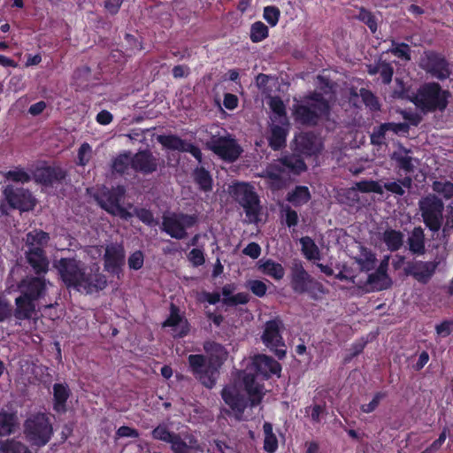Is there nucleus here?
<instances>
[{
	"label": "nucleus",
	"instance_id": "nucleus-1",
	"mask_svg": "<svg viewBox=\"0 0 453 453\" xmlns=\"http://www.w3.org/2000/svg\"><path fill=\"white\" fill-rule=\"evenodd\" d=\"M53 266L59 280L67 288L84 291L88 295L97 293L107 287V278L97 264L88 266L77 257H61Z\"/></svg>",
	"mask_w": 453,
	"mask_h": 453
},
{
	"label": "nucleus",
	"instance_id": "nucleus-2",
	"mask_svg": "<svg viewBox=\"0 0 453 453\" xmlns=\"http://www.w3.org/2000/svg\"><path fill=\"white\" fill-rule=\"evenodd\" d=\"M203 349L208 357L203 354L189 355L188 369L203 386L211 389L216 385L219 369L226 361L228 351L224 345L215 341L204 342Z\"/></svg>",
	"mask_w": 453,
	"mask_h": 453
},
{
	"label": "nucleus",
	"instance_id": "nucleus-3",
	"mask_svg": "<svg viewBox=\"0 0 453 453\" xmlns=\"http://www.w3.org/2000/svg\"><path fill=\"white\" fill-rule=\"evenodd\" d=\"M450 96V92L438 82L430 81L422 84L411 101L425 113L444 111Z\"/></svg>",
	"mask_w": 453,
	"mask_h": 453
},
{
	"label": "nucleus",
	"instance_id": "nucleus-4",
	"mask_svg": "<svg viewBox=\"0 0 453 453\" xmlns=\"http://www.w3.org/2000/svg\"><path fill=\"white\" fill-rule=\"evenodd\" d=\"M330 105L322 94L313 92L301 103L294 105L295 120L305 126H316L320 119L329 115Z\"/></svg>",
	"mask_w": 453,
	"mask_h": 453
},
{
	"label": "nucleus",
	"instance_id": "nucleus-5",
	"mask_svg": "<svg viewBox=\"0 0 453 453\" xmlns=\"http://www.w3.org/2000/svg\"><path fill=\"white\" fill-rule=\"evenodd\" d=\"M23 434L32 448L41 449L47 445L53 434V425L50 417L43 412L31 414L23 424Z\"/></svg>",
	"mask_w": 453,
	"mask_h": 453
},
{
	"label": "nucleus",
	"instance_id": "nucleus-6",
	"mask_svg": "<svg viewBox=\"0 0 453 453\" xmlns=\"http://www.w3.org/2000/svg\"><path fill=\"white\" fill-rule=\"evenodd\" d=\"M290 285L292 290L298 294H307L313 301H320L326 294L322 283L312 278L301 263L291 268Z\"/></svg>",
	"mask_w": 453,
	"mask_h": 453
},
{
	"label": "nucleus",
	"instance_id": "nucleus-7",
	"mask_svg": "<svg viewBox=\"0 0 453 453\" xmlns=\"http://www.w3.org/2000/svg\"><path fill=\"white\" fill-rule=\"evenodd\" d=\"M232 197L243 208L250 222H257L261 212L260 199L255 188L248 182H236L230 188Z\"/></svg>",
	"mask_w": 453,
	"mask_h": 453
},
{
	"label": "nucleus",
	"instance_id": "nucleus-8",
	"mask_svg": "<svg viewBox=\"0 0 453 453\" xmlns=\"http://www.w3.org/2000/svg\"><path fill=\"white\" fill-rule=\"evenodd\" d=\"M285 325L280 316L267 320L263 326L261 334V342L269 349L279 359L286 357V344L282 336Z\"/></svg>",
	"mask_w": 453,
	"mask_h": 453
},
{
	"label": "nucleus",
	"instance_id": "nucleus-9",
	"mask_svg": "<svg viewBox=\"0 0 453 453\" xmlns=\"http://www.w3.org/2000/svg\"><path fill=\"white\" fill-rule=\"evenodd\" d=\"M423 222L432 232H438L442 224L444 204L435 195H427L418 201Z\"/></svg>",
	"mask_w": 453,
	"mask_h": 453
},
{
	"label": "nucleus",
	"instance_id": "nucleus-10",
	"mask_svg": "<svg viewBox=\"0 0 453 453\" xmlns=\"http://www.w3.org/2000/svg\"><path fill=\"white\" fill-rule=\"evenodd\" d=\"M196 223L197 217L195 214L172 212L169 215H163L161 229L172 238L182 240L188 235L187 229L193 227Z\"/></svg>",
	"mask_w": 453,
	"mask_h": 453
},
{
	"label": "nucleus",
	"instance_id": "nucleus-11",
	"mask_svg": "<svg viewBox=\"0 0 453 453\" xmlns=\"http://www.w3.org/2000/svg\"><path fill=\"white\" fill-rule=\"evenodd\" d=\"M3 196L9 208L22 212L33 211L37 202L28 188L13 184H8L4 188Z\"/></svg>",
	"mask_w": 453,
	"mask_h": 453
},
{
	"label": "nucleus",
	"instance_id": "nucleus-12",
	"mask_svg": "<svg viewBox=\"0 0 453 453\" xmlns=\"http://www.w3.org/2000/svg\"><path fill=\"white\" fill-rule=\"evenodd\" d=\"M206 147L222 160L233 163L236 161L243 152L237 141L230 134L226 136H212L207 142Z\"/></svg>",
	"mask_w": 453,
	"mask_h": 453
},
{
	"label": "nucleus",
	"instance_id": "nucleus-13",
	"mask_svg": "<svg viewBox=\"0 0 453 453\" xmlns=\"http://www.w3.org/2000/svg\"><path fill=\"white\" fill-rule=\"evenodd\" d=\"M419 66L427 74L438 81H445L451 75L450 65L442 53L426 50L420 59Z\"/></svg>",
	"mask_w": 453,
	"mask_h": 453
},
{
	"label": "nucleus",
	"instance_id": "nucleus-14",
	"mask_svg": "<svg viewBox=\"0 0 453 453\" xmlns=\"http://www.w3.org/2000/svg\"><path fill=\"white\" fill-rule=\"evenodd\" d=\"M125 188L117 186L103 192L98 203L102 209L113 216H119L122 219L128 220L134 217V214L121 206L120 203L125 196Z\"/></svg>",
	"mask_w": 453,
	"mask_h": 453
},
{
	"label": "nucleus",
	"instance_id": "nucleus-15",
	"mask_svg": "<svg viewBox=\"0 0 453 453\" xmlns=\"http://www.w3.org/2000/svg\"><path fill=\"white\" fill-rule=\"evenodd\" d=\"M48 283L44 275H27L20 280L18 288L22 295L37 302L46 296Z\"/></svg>",
	"mask_w": 453,
	"mask_h": 453
},
{
	"label": "nucleus",
	"instance_id": "nucleus-16",
	"mask_svg": "<svg viewBox=\"0 0 453 453\" xmlns=\"http://www.w3.org/2000/svg\"><path fill=\"white\" fill-rule=\"evenodd\" d=\"M157 141L165 149L190 153L199 163L203 160L200 148L192 142L181 139L177 134H160Z\"/></svg>",
	"mask_w": 453,
	"mask_h": 453
},
{
	"label": "nucleus",
	"instance_id": "nucleus-17",
	"mask_svg": "<svg viewBox=\"0 0 453 453\" xmlns=\"http://www.w3.org/2000/svg\"><path fill=\"white\" fill-rule=\"evenodd\" d=\"M103 260L105 271L111 274H119L126 263V251L123 244L117 242L108 244Z\"/></svg>",
	"mask_w": 453,
	"mask_h": 453
},
{
	"label": "nucleus",
	"instance_id": "nucleus-18",
	"mask_svg": "<svg viewBox=\"0 0 453 453\" xmlns=\"http://www.w3.org/2000/svg\"><path fill=\"white\" fill-rule=\"evenodd\" d=\"M253 366L256 377H260L263 380H269L273 375L279 377L281 372L280 364L273 357L265 354L254 357Z\"/></svg>",
	"mask_w": 453,
	"mask_h": 453
},
{
	"label": "nucleus",
	"instance_id": "nucleus-19",
	"mask_svg": "<svg viewBox=\"0 0 453 453\" xmlns=\"http://www.w3.org/2000/svg\"><path fill=\"white\" fill-rule=\"evenodd\" d=\"M133 170L143 175L155 173L158 168V159L149 149L139 150L135 154L132 153Z\"/></svg>",
	"mask_w": 453,
	"mask_h": 453
},
{
	"label": "nucleus",
	"instance_id": "nucleus-20",
	"mask_svg": "<svg viewBox=\"0 0 453 453\" xmlns=\"http://www.w3.org/2000/svg\"><path fill=\"white\" fill-rule=\"evenodd\" d=\"M66 177V173L59 166H44L37 168L34 178L36 182L51 187L56 183L62 182Z\"/></svg>",
	"mask_w": 453,
	"mask_h": 453
},
{
	"label": "nucleus",
	"instance_id": "nucleus-21",
	"mask_svg": "<svg viewBox=\"0 0 453 453\" xmlns=\"http://www.w3.org/2000/svg\"><path fill=\"white\" fill-rule=\"evenodd\" d=\"M294 151L299 155L315 156L320 151L316 136L311 133H300L294 139Z\"/></svg>",
	"mask_w": 453,
	"mask_h": 453
},
{
	"label": "nucleus",
	"instance_id": "nucleus-22",
	"mask_svg": "<svg viewBox=\"0 0 453 453\" xmlns=\"http://www.w3.org/2000/svg\"><path fill=\"white\" fill-rule=\"evenodd\" d=\"M27 263L36 275H45L49 271V260L45 250H26Z\"/></svg>",
	"mask_w": 453,
	"mask_h": 453
},
{
	"label": "nucleus",
	"instance_id": "nucleus-23",
	"mask_svg": "<svg viewBox=\"0 0 453 453\" xmlns=\"http://www.w3.org/2000/svg\"><path fill=\"white\" fill-rule=\"evenodd\" d=\"M255 374L246 373L242 378L244 389L249 396L250 407H256L261 403L265 393L263 391L264 385L257 382Z\"/></svg>",
	"mask_w": 453,
	"mask_h": 453
},
{
	"label": "nucleus",
	"instance_id": "nucleus-24",
	"mask_svg": "<svg viewBox=\"0 0 453 453\" xmlns=\"http://www.w3.org/2000/svg\"><path fill=\"white\" fill-rule=\"evenodd\" d=\"M437 263L415 262L408 264L406 272L412 275L418 282L426 283L435 273Z\"/></svg>",
	"mask_w": 453,
	"mask_h": 453
},
{
	"label": "nucleus",
	"instance_id": "nucleus-25",
	"mask_svg": "<svg viewBox=\"0 0 453 453\" xmlns=\"http://www.w3.org/2000/svg\"><path fill=\"white\" fill-rule=\"evenodd\" d=\"M221 396L225 403L237 415H242L247 408V400L236 390L229 388H224L221 391Z\"/></svg>",
	"mask_w": 453,
	"mask_h": 453
},
{
	"label": "nucleus",
	"instance_id": "nucleus-26",
	"mask_svg": "<svg viewBox=\"0 0 453 453\" xmlns=\"http://www.w3.org/2000/svg\"><path fill=\"white\" fill-rule=\"evenodd\" d=\"M36 301L22 295L15 299V309L12 311L13 316L19 320H27L32 318L35 311Z\"/></svg>",
	"mask_w": 453,
	"mask_h": 453
},
{
	"label": "nucleus",
	"instance_id": "nucleus-27",
	"mask_svg": "<svg viewBox=\"0 0 453 453\" xmlns=\"http://www.w3.org/2000/svg\"><path fill=\"white\" fill-rule=\"evenodd\" d=\"M19 426V417L16 411H0V436H9L14 434Z\"/></svg>",
	"mask_w": 453,
	"mask_h": 453
},
{
	"label": "nucleus",
	"instance_id": "nucleus-28",
	"mask_svg": "<svg viewBox=\"0 0 453 453\" xmlns=\"http://www.w3.org/2000/svg\"><path fill=\"white\" fill-rule=\"evenodd\" d=\"M70 395L71 391L66 384L55 383L53 385V410L58 413H65Z\"/></svg>",
	"mask_w": 453,
	"mask_h": 453
},
{
	"label": "nucleus",
	"instance_id": "nucleus-29",
	"mask_svg": "<svg viewBox=\"0 0 453 453\" xmlns=\"http://www.w3.org/2000/svg\"><path fill=\"white\" fill-rule=\"evenodd\" d=\"M235 290L234 284H226L222 287L221 293L223 296L222 303L226 306H236L238 304H246L250 301L249 294L244 292L237 293L232 296Z\"/></svg>",
	"mask_w": 453,
	"mask_h": 453
},
{
	"label": "nucleus",
	"instance_id": "nucleus-30",
	"mask_svg": "<svg viewBox=\"0 0 453 453\" xmlns=\"http://www.w3.org/2000/svg\"><path fill=\"white\" fill-rule=\"evenodd\" d=\"M50 240V234L42 229H34L26 235L27 250L41 249L45 250Z\"/></svg>",
	"mask_w": 453,
	"mask_h": 453
},
{
	"label": "nucleus",
	"instance_id": "nucleus-31",
	"mask_svg": "<svg viewBox=\"0 0 453 453\" xmlns=\"http://www.w3.org/2000/svg\"><path fill=\"white\" fill-rule=\"evenodd\" d=\"M404 234L400 230L388 228L382 233L381 240L387 246V249L395 252L399 250L403 245Z\"/></svg>",
	"mask_w": 453,
	"mask_h": 453
},
{
	"label": "nucleus",
	"instance_id": "nucleus-32",
	"mask_svg": "<svg viewBox=\"0 0 453 453\" xmlns=\"http://www.w3.org/2000/svg\"><path fill=\"white\" fill-rule=\"evenodd\" d=\"M409 250L411 253L422 255L426 251L425 234L421 226H416L408 238Z\"/></svg>",
	"mask_w": 453,
	"mask_h": 453
},
{
	"label": "nucleus",
	"instance_id": "nucleus-33",
	"mask_svg": "<svg viewBox=\"0 0 453 453\" xmlns=\"http://www.w3.org/2000/svg\"><path fill=\"white\" fill-rule=\"evenodd\" d=\"M368 292L381 291L389 288L388 274H383L381 270H376L370 273L365 282Z\"/></svg>",
	"mask_w": 453,
	"mask_h": 453
},
{
	"label": "nucleus",
	"instance_id": "nucleus-34",
	"mask_svg": "<svg viewBox=\"0 0 453 453\" xmlns=\"http://www.w3.org/2000/svg\"><path fill=\"white\" fill-rule=\"evenodd\" d=\"M133 157L130 150L119 153L112 159L111 169L113 173L124 175L129 168L133 170Z\"/></svg>",
	"mask_w": 453,
	"mask_h": 453
},
{
	"label": "nucleus",
	"instance_id": "nucleus-35",
	"mask_svg": "<svg viewBox=\"0 0 453 453\" xmlns=\"http://www.w3.org/2000/svg\"><path fill=\"white\" fill-rule=\"evenodd\" d=\"M193 179L198 188L203 192H210L213 188V180L208 170L200 166L193 171Z\"/></svg>",
	"mask_w": 453,
	"mask_h": 453
},
{
	"label": "nucleus",
	"instance_id": "nucleus-36",
	"mask_svg": "<svg viewBox=\"0 0 453 453\" xmlns=\"http://www.w3.org/2000/svg\"><path fill=\"white\" fill-rule=\"evenodd\" d=\"M288 130L279 125H274L271 128L268 137L269 146L273 150H280L286 146Z\"/></svg>",
	"mask_w": 453,
	"mask_h": 453
},
{
	"label": "nucleus",
	"instance_id": "nucleus-37",
	"mask_svg": "<svg viewBox=\"0 0 453 453\" xmlns=\"http://www.w3.org/2000/svg\"><path fill=\"white\" fill-rule=\"evenodd\" d=\"M280 164L295 174H300L307 169L304 160L296 154L283 156L280 158Z\"/></svg>",
	"mask_w": 453,
	"mask_h": 453
},
{
	"label": "nucleus",
	"instance_id": "nucleus-38",
	"mask_svg": "<svg viewBox=\"0 0 453 453\" xmlns=\"http://www.w3.org/2000/svg\"><path fill=\"white\" fill-rule=\"evenodd\" d=\"M286 199L295 207H299L309 202L311 193L306 186H296L292 191L288 193Z\"/></svg>",
	"mask_w": 453,
	"mask_h": 453
},
{
	"label": "nucleus",
	"instance_id": "nucleus-39",
	"mask_svg": "<svg viewBox=\"0 0 453 453\" xmlns=\"http://www.w3.org/2000/svg\"><path fill=\"white\" fill-rule=\"evenodd\" d=\"M259 270L276 280L283 279L285 275V269L282 265L273 261V259H266L261 263L259 265Z\"/></svg>",
	"mask_w": 453,
	"mask_h": 453
},
{
	"label": "nucleus",
	"instance_id": "nucleus-40",
	"mask_svg": "<svg viewBox=\"0 0 453 453\" xmlns=\"http://www.w3.org/2000/svg\"><path fill=\"white\" fill-rule=\"evenodd\" d=\"M0 451L2 453H32V450L27 444L16 439L1 441Z\"/></svg>",
	"mask_w": 453,
	"mask_h": 453
},
{
	"label": "nucleus",
	"instance_id": "nucleus-41",
	"mask_svg": "<svg viewBox=\"0 0 453 453\" xmlns=\"http://www.w3.org/2000/svg\"><path fill=\"white\" fill-rule=\"evenodd\" d=\"M263 430L265 434L264 449L267 453H274L278 449V439L273 433V425L270 422H265Z\"/></svg>",
	"mask_w": 453,
	"mask_h": 453
},
{
	"label": "nucleus",
	"instance_id": "nucleus-42",
	"mask_svg": "<svg viewBox=\"0 0 453 453\" xmlns=\"http://www.w3.org/2000/svg\"><path fill=\"white\" fill-rule=\"evenodd\" d=\"M302 252L308 260H316L320 258V253L315 242L309 236L300 239Z\"/></svg>",
	"mask_w": 453,
	"mask_h": 453
},
{
	"label": "nucleus",
	"instance_id": "nucleus-43",
	"mask_svg": "<svg viewBox=\"0 0 453 453\" xmlns=\"http://www.w3.org/2000/svg\"><path fill=\"white\" fill-rule=\"evenodd\" d=\"M4 177L6 180L21 184L28 183L32 179L30 174L25 169L19 166L5 172L4 173Z\"/></svg>",
	"mask_w": 453,
	"mask_h": 453
},
{
	"label": "nucleus",
	"instance_id": "nucleus-44",
	"mask_svg": "<svg viewBox=\"0 0 453 453\" xmlns=\"http://www.w3.org/2000/svg\"><path fill=\"white\" fill-rule=\"evenodd\" d=\"M387 52H390L394 56L404 61H410L411 59V47L405 42L398 43L395 40H392V46L387 50Z\"/></svg>",
	"mask_w": 453,
	"mask_h": 453
},
{
	"label": "nucleus",
	"instance_id": "nucleus-45",
	"mask_svg": "<svg viewBox=\"0 0 453 453\" xmlns=\"http://www.w3.org/2000/svg\"><path fill=\"white\" fill-rule=\"evenodd\" d=\"M268 27L261 21H257L250 27V40L252 42H260L268 37Z\"/></svg>",
	"mask_w": 453,
	"mask_h": 453
},
{
	"label": "nucleus",
	"instance_id": "nucleus-46",
	"mask_svg": "<svg viewBox=\"0 0 453 453\" xmlns=\"http://www.w3.org/2000/svg\"><path fill=\"white\" fill-rule=\"evenodd\" d=\"M432 189L446 200L453 198V183L449 180H434L432 184Z\"/></svg>",
	"mask_w": 453,
	"mask_h": 453
},
{
	"label": "nucleus",
	"instance_id": "nucleus-47",
	"mask_svg": "<svg viewBox=\"0 0 453 453\" xmlns=\"http://www.w3.org/2000/svg\"><path fill=\"white\" fill-rule=\"evenodd\" d=\"M356 188L362 193H375L379 195L383 194V188L376 180H360L356 183Z\"/></svg>",
	"mask_w": 453,
	"mask_h": 453
},
{
	"label": "nucleus",
	"instance_id": "nucleus-48",
	"mask_svg": "<svg viewBox=\"0 0 453 453\" xmlns=\"http://www.w3.org/2000/svg\"><path fill=\"white\" fill-rule=\"evenodd\" d=\"M392 158L396 162L397 166L406 173H412L415 170L413 158L408 155L394 153Z\"/></svg>",
	"mask_w": 453,
	"mask_h": 453
},
{
	"label": "nucleus",
	"instance_id": "nucleus-49",
	"mask_svg": "<svg viewBox=\"0 0 453 453\" xmlns=\"http://www.w3.org/2000/svg\"><path fill=\"white\" fill-rule=\"evenodd\" d=\"M282 217H284V224L288 227H296L299 222L297 212L289 205H282L280 209Z\"/></svg>",
	"mask_w": 453,
	"mask_h": 453
},
{
	"label": "nucleus",
	"instance_id": "nucleus-50",
	"mask_svg": "<svg viewBox=\"0 0 453 453\" xmlns=\"http://www.w3.org/2000/svg\"><path fill=\"white\" fill-rule=\"evenodd\" d=\"M377 258L374 253L371 250H365L362 257L357 260V263L362 271L369 272L374 269Z\"/></svg>",
	"mask_w": 453,
	"mask_h": 453
},
{
	"label": "nucleus",
	"instance_id": "nucleus-51",
	"mask_svg": "<svg viewBox=\"0 0 453 453\" xmlns=\"http://www.w3.org/2000/svg\"><path fill=\"white\" fill-rule=\"evenodd\" d=\"M174 434L175 433L171 432L164 424L158 425L151 432V436L153 439L167 443L173 440Z\"/></svg>",
	"mask_w": 453,
	"mask_h": 453
},
{
	"label": "nucleus",
	"instance_id": "nucleus-52",
	"mask_svg": "<svg viewBox=\"0 0 453 453\" xmlns=\"http://www.w3.org/2000/svg\"><path fill=\"white\" fill-rule=\"evenodd\" d=\"M360 96L363 103L372 111L380 110V104L375 95L369 89L362 88L360 89Z\"/></svg>",
	"mask_w": 453,
	"mask_h": 453
},
{
	"label": "nucleus",
	"instance_id": "nucleus-53",
	"mask_svg": "<svg viewBox=\"0 0 453 453\" xmlns=\"http://www.w3.org/2000/svg\"><path fill=\"white\" fill-rule=\"evenodd\" d=\"M281 168L275 166L273 168L266 169L265 177L272 181V187L274 188H280L283 186V179L280 175Z\"/></svg>",
	"mask_w": 453,
	"mask_h": 453
},
{
	"label": "nucleus",
	"instance_id": "nucleus-54",
	"mask_svg": "<svg viewBox=\"0 0 453 453\" xmlns=\"http://www.w3.org/2000/svg\"><path fill=\"white\" fill-rule=\"evenodd\" d=\"M387 395H388V393L385 391L376 392L369 403L361 405V407H360L361 411L363 413H366V414L372 413L378 408L380 401L382 399L386 398Z\"/></svg>",
	"mask_w": 453,
	"mask_h": 453
},
{
	"label": "nucleus",
	"instance_id": "nucleus-55",
	"mask_svg": "<svg viewBox=\"0 0 453 453\" xmlns=\"http://www.w3.org/2000/svg\"><path fill=\"white\" fill-rule=\"evenodd\" d=\"M132 213L147 226H151L157 224L152 211L149 209L135 207Z\"/></svg>",
	"mask_w": 453,
	"mask_h": 453
},
{
	"label": "nucleus",
	"instance_id": "nucleus-56",
	"mask_svg": "<svg viewBox=\"0 0 453 453\" xmlns=\"http://www.w3.org/2000/svg\"><path fill=\"white\" fill-rule=\"evenodd\" d=\"M280 16V11L277 6L269 5L264 8L263 17L271 27H275Z\"/></svg>",
	"mask_w": 453,
	"mask_h": 453
},
{
	"label": "nucleus",
	"instance_id": "nucleus-57",
	"mask_svg": "<svg viewBox=\"0 0 453 453\" xmlns=\"http://www.w3.org/2000/svg\"><path fill=\"white\" fill-rule=\"evenodd\" d=\"M188 260L193 266L198 267L205 263V256L203 249L194 248L187 255Z\"/></svg>",
	"mask_w": 453,
	"mask_h": 453
},
{
	"label": "nucleus",
	"instance_id": "nucleus-58",
	"mask_svg": "<svg viewBox=\"0 0 453 453\" xmlns=\"http://www.w3.org/2000/svg\"><path fill=\"white\" fill-rule=\"evenodd\" d=\"M171 444V449L174 453H189L191 449L190 446L184 441L179 434H175L173 440L169 442Z\"/></svg>",
	"mask_w": 453,
	"mask_h": 453
},
{
	"label": "nucleus",
	"instance_id": "nucleus-59",
	"mask_svg": "<svg viewBox=\"0 0 453 453\" xmlns=\"http://www.w3.org/2000/svg\"><path fill=\"white\" fill-rule=\"evenodd\" d=\"M181 320H182V318L180 315L179 308L176 305L172 304L171 310H170V315L163 323V326L164 327H165V326L173 327V326H178L181 322Z\"/></svg>",
	"mask_w": 453,
	"mask_h": 453
},
{
	"label": "nucleus",
	"instance_id": "nucleus-60",
	"mask_svg": "<svg viewBox=\"0 0 453 453\" xmlns=\"http://www.w3.org/2000/svg\"><path fill=\"white\" fill-rule=\"evenodd\" d=\"M359 19L363 21L370 30L374 33L377 30V21L374 15L364 8L359 12Z\"/></svg>",
	"mask_w": 453,
	"mask_h": 453
},
{
	"label": "nucleus",
	"instance_id": "nucleus-61",
	"mask_svg": "<svg viewBox=\"0 0 453 453\" xmlns=\"http://www.w3.org/2000/svg\"><path fill=\"white\" fill-rule=\"evenodd\" d=\"M380 75L383 84H389L392 81L394 75V68L392 65L387 61H380Z\"/></svg>",
	"mask_w": 453,
	"mask_h": 453
},
{
	"label": "nucleus",
	"instance_id": "nucleus-62",
	"mask_svg": "<svg viewBox=\"0 0 453 453\" xmlns=\"http://www.w3.org/2000/svg\"><path fill=\"white\" fill-rule=\"evenodd\" d=\"M128 266L132 270H140L143 266L144 255L142 250L133 252L127 260Z\"/></svg>",
	"mask_w": 453,
	"mask_h": 453
},
{
	"label": "nucleus",
	"instance_id": "nucleus-63",
	"mask_svg": "<svg viewBox=\"0 0 453 453\" xmlns=\"http://www.w3.org/2000/svg\"><path fill=\"white\" fill-rule=\"evenodd\" d=\"M12 315V307L9 300L3 295H0V322L10 319Z\"/></svg>",
	"mask_w": 453,
	"mask_h": 453
},
{
	"label": "nucleus",
	"instance_id": "nucleus-64",
	"mask_svg": "<svg viewBox=\"0 0 453 453\" xmlns=\"http://www.w3.org/2000/svg\"><path fill=\"white\" fill-rule=\"evenodd\" d=\"M248 287L250 291L257 297H263L267 291V286L265 282L259 280H251L248 282Z\"/></svg>",
	"mask_w": 453,
	"mask_h": 453
}]
</instances>
